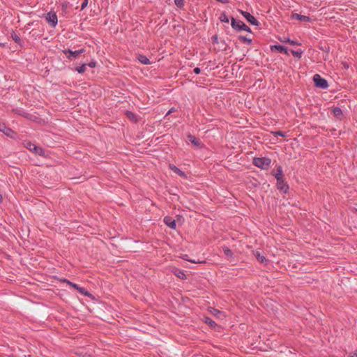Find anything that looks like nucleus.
Instances as JSON below:
<instances>
[{
  "instance_id": "nucleus-9",
  "label": "nucleus",
  "mask_w": 357,
  "mask_h": 357,
  "mask_svg": "<svg viewBox=\"0 0 357 357\" xmlns=\"http://www.w3.org/2000/svg\"><path fill=\"white\" fill-rule=\"evenodd\" d=\"M241 15L246 19V20L252 25L258 26L259 22L250 13L243 10H240Z\"/></svg>"
},
{
  "instance_id": "nucleus-15",
  "label": "nucleus",
  "mask_w": 357,
  "mask_h": 357,
  "mask_svg": "<svg viewBox=\"0 0 357 357\" xmlns=\"http://www.w3.org/2000/svg\"><path fill=\"white\" fill-rule=\"evenodd\" d=\"M332 113L333 116L341 120L343 117V112L342 109L339 107H333L331 109Z\"/></svg>"
},
{
  "instance_id": "nucleus-10",
  "label": "nucleus",
  "mask_w": 357,
  "mask_h": 357,
  "mask_svg": "<svg viewBox=\"0 0 357 357\" xmlns=\"http://www.w3.org/2000/svg\"><path fill=\"white\" fill-rule=\"evenodd\" d=\"M187 138L189 142L192 143L195 146L202 149L204 146V145L202 143L199 139L196 138L194 135L189 134L187 136Z\"/></svg>"
},
{
  "instance_id": "nucleus-28",
  "label": "nucleus",
  "mask_w": 357,
  "mask_h": 357,
  "mask_svg": "<svg viewBox=\"0 0 357 357\" xmlns=\"http://www.w3.org/2000/svg\"><path fill=\"white\" fill-rule=\"evenodd\" d=\"M219 20L222 22H225V23H229V17L227 16V15L225 14V13H222L220 14V16L219 17Z\"/></svg>"
},
{
  "instance_id": "nucleus-5",
  "label": "nucleus",
  "mask_w": 357,
  "mask_h": 357,
  "mask_svg": "<svg viewBox=\"0 0 357 357\" xmlns=\"http://www.w3.org/2000/svg\"><path fill=\"white\" fill-rule=\"evenodd\" d=\"M313 82L314 83V86L317 88L321 89H326L328 87V84L326 79L321 77L320 75L315 74L313 76Z\"/></svg>"
},
{
  "instance_id": "nucleus-1",
  "label": "nucleus",
  "mask_w": 357,
  "mask_h": 357,
  "mask_svg": "<svg viewBox=\"0 0 357 357\" xmlns=\"http://www.w3.org/2000/svg\"><path fill=\"white\" fill-rule=\"evenodd\" d=\"M271 163V160L267 157L258 158L255 157L253 158L252 164L261 169H267Z\"/></svg>"
},
{
  "instance_id": "nucleus-20",
  "label": "nucleus",
  "mask_w": 357,
  "mask_h": 357,
  "mask_svg": "<svg viewBox=\"0 0 357 357\" xmlns=\"http://www.w3.org/2000/svg\"><path fill=\"white\" fill-rule=\"evenodd\" d=\"M255 256L256 257L258 261L261 264H264L267 261L266 258L264 255H261L259 252H256L255 253Z\"/></svg>"
},
{
  "instance_id": "nucleus-26",
  "label": "nucleus",
  "mask_w": 357,
  "mask_h": 357,
  "mask_svg": "<svg viewBox=\"0 0 357 357\" xmlns=\"http://www.w3.org/2000/svg\"><path fill=\"white\" fill-rule=\"evenodd\" d=\"M204 321L206 324H208L210 326L214 328L216 326V324L214 321H213L211 318L208 317H204Z\"/></svg>"
},
{
  "instance_id": "nucleus-39",
  "label": "nucleus",
  "mask_w": 357,
  "mask_h": 357,
  "mask_svg": "<svg viewBox=\"0 0 357 357\" xmlns=\"http://www.w3.org/2000/svg\"><path fill=\"white\" fill-rule=\"evenodd\" d=\"M351 357H357V351L351 354Z\"/></svg>"
},
{
  "instance_id": "nucleus-14",
  "label": "nucleus",
  "mask_w": 357,
  "mask_h": 357,
  "mask_svg": "<svg viewBox=\"0 0 357 357\" xmlns=\"http://www.w3.org/2000/svg\"><path fill=\"white\" fill-rule=\"evenodd\" d=\"M271 51L277 50L280 53H284L287 55H289L288 50L286 47L281 45H274L271 46Z\"/></svg>"
},
{
  "instance_id": "nucleus-40",
  "label": "nucleus",
  "mask_w": 357,
  "mask_h": 357,
  "mask_svg": "<svg viewBox=\"0 0 357 357\" xmlns=\"http://www.w3.org/2000/svg\"><path fill=\"white\" fill-rule=\"evenodd\" d=\"M221 43H222V45H226V43H225V40H222V41H221Z\"/></svg>"
},
{
  "instance_id": "nucleus-32",
  "label": "nucleus",
  "mask_w": 357,
  "mask_h": 357,
  "mask_svg": "<svg viewBox=\"0 0 357 357\" xmlns=\"http://www.w3.org/2000/svg\"><path fill=\"white\" fill-rule=\"evenodd\" d=\"M174 3L178 8H182L184 6V0H174Z\"/></svg>"
},
{
  "instance_id": "nucleus-42",
  "label": "nucleus",
  "mask_w": 357,
  "mask_h": 357,
  "mask_svg": "<svg viewBox=\"0 0 357 357\" xmlns=\"http://www.w3.org/2000/svg\"><path fill=\"white\" fill-rule=\"evenodd\" d=\"M184 259H185V258H184ZM186 260H187V259H186ZM188 261H190V262L195 263V261H193V260H189V259H188Z\"/></svg>"
},
{
  "instance_id": "nucleus-35",
  "label": "nucleus",
  "mask_w": 357,
  "mask_h": 357,
  "mask_svg": "<svg viewBox=\"0 0 357 357\" xmlns=\"http://www.w3.org/2000/svg\"><path fill=\"white\" fill-rule=\"evenodd\" d=\"M89 0H84L81 5V10H84L88 6Z\"/></svg>"
},
{
  "instance_id": "nucleus-17",
  "label": "nucleus",
  "mask_w": 357,
  "mask_h": 357,
  "mask_svg": "<svg viewBox=\"0 0 357 357\" xmlns=\"http://www.w3.org/2000/svg\"><path fill=\"white\" fill-rule=\"evenodd\" d=\"M271 174L276 178L278 179V178H283L284 177V174H283V171H282V166L279 165L277 167V169H276V172H275L274 170L272 171L271 172Z\"/></svg>"
},
{
  "instance_id": "nucleus-16",
  "label": "nucleus",
  "mask_w": 357,
  "mask_h": 357,
  "mask_svg": "<svg viewBox=\"0 0 357 357\" xmlns=\"http://www.w3.org/2000/svg\"><path fill=\"white\" fill-rule=\"evenodd\" d=\"M169 167L171 170H172L174 173H176L178 176L183 177V178L187 177L186 174L182 170H181L176 166H175L174 165L169 164Z\"/></svg>"
},
{
  "instance_id": "nucleus-43",
  "label": "nucleus",
  "mask_w": 357,
  "mask_h": 357,
  "mask_svg": "<svg viewBox=\"0 0 357 357\" xmlns=\"http://www.w3.org/2000/svg\"><path fill=\"white\" fill-rule=\"evenodd\" d=\"M1 199V195H0V200Z\"/></svg>"
},
{
  "instance_id": "nucleus-23",
  "label": "nucleus",
  "mask_w": 357,
  "mask_h": 357,
  "mask_svg": "<svg viewBox=\"0 0 357 357\" xmlns=\"http://www.w3.org/2000/svg\"><path fill=\"white\" fill-rule=\"evenodd\" d=\"M60 281L61 282L66 283L68 286L73 287L74 289H76V290L79 287V285H77V284H75L66 278L61 279Z\"/></svg>"
},
{
  "instance_id": "nucleus-34",
  "label": "nucleus",
  "mask_w": 357,
  "mask_h": 357,
  "mask_svg": "<svg viewBox=\"0 0 357 357\" xmlns=\"http://www.w3.org/2000/svg\"><path fill=\"white\" fill-rule=\"evenodd\" d=\"M176 275L178 278H181L182 279H184L185 278V273L181 271H178V273H176Z\"/></svg>"
},
{
  "instance_id": "nucleus-13",
  "label": "nucleus",
  "mask_w": 357,
  "mask_h": 357,
  "mask_svg": "<svg viewBox=\"0 0 357 357\" xmlns=\"http://www.w3.org/2000/svg\"><path fill=\"white\" fill-rule=\"evenodd\" d=\"M0 132L10 137H13V134H14V131L12 129L7 127L5 123H0Z\"/></svg>"
},
{
  "instance_id": "nucleus-29",
  "label": "nucleus",
  "mask_w": 357,
  "mask_h": 357,
  "mask_svg": "<svg viewBox=\"0 0 357 357\" xmlns=\"http://www.w3.org/2000/svg\"><path fill=\"white\" fill-rule=\"evenodd\" d=\"M222 250H223L224 254L227 257H230L233 255L232 251L228 247L225 246L222 248Z\"/></svg>"
},
{
  "instance_id": "nucleus-4",
  "label": "nucleus",
  "mask_w": 357,
  "mask_h": 357,
  "mask_svg": "<svg viewBox=\"0 0 357 357\" xmlns=\"http://www.w3.org/2000/svg\"><path fill=\"white\" fill-rule=\"evenodd\" d=\"M85 52L84 49H80L78 50L73 51L70 49H66L63 50V53L66 56L67 59L70 61L75 60L78 58L81 54Z\"/></svg>"
},
{
  "instance_id": "nucleus-31",
  "label": "nucleus",
  "mask_w": 357,
  "mask_h": 357,
  "mask_svg": "<svg viewBox=\"0 0 357 357\" xmlns=\"http://www.w3.org/2000/svg\"><path fill=\"white\" fill-rule=\"evenodd\" d=\"M272 134L273 135V136L275 137H278V136H280V137H286V132H282V131H280V130H277V131H274V132H272Z\"/></svg>"
},
{
  "instance_id": "nucleus-38",
  "label": "nucleus",
  "mask_w": 357,
  "mask_h": 357,
  "mask_svg": "<svg viewBox=\"0 0 357 357\" xmlns=\"http://www.w3.org/2000/svg\"><path fill=\"white\" fill-rule=\"evenodd\" d=\"M216 1L218 2H220L222 3H229V0H216Z\"/></svg>"
},
{
  "instance_id": "nucleus-24",
  "label": "nucleus",
  "mask_w": 357,
  "mask_h": 357,
  "mask_svg": "<svg viewBox=\"0 0 357 357\" xmlns=\"http://www.w3.org/2000/svg\"><path fill=\"white\" fill-rule=\"evenodd\" d=\"M291 52L294 57L301 59L303 54V50L298 49L297 50H291Z\"/></svg>"
},
{
  "instance_id": "nucleus-3",
  "label": "nucleus",
  "mask_w": 357,
  "mask_h": 357,
  "mask_svg": "<svg viewBox=\"0 0 357 357\" xmlns=\"http://www.w3.org/2000/svg\"><path fill=\"white\" fill-rule=\"evenodd\" d=\"M231 27L238 31H245L247 32H251V29L248 26L243 22L241 20H236L234 17H231Z\"/></svg>"
},
{
  "instance_id": "nucleus-36",
  "label": "nucleus",
  "mask_w": 357,
  "mask_h": 357,
  "mask_svg": "<svg viewBox=\"0 0 357 357\" xmlns=\"http://www.w3.org/2000/svg\"><path fill=\"white\" fill-rule=\"evenodd\" d=\"M194 73L197 75H199L201 73V69L198 67L194 68L193 70Z\"/></svg>"
},
{
  "instance_id": "nucleus-27",
  "label": "nucleus",
  "mask_w": 357,
  "mask_h": 357,
  "mask_svg": "<svg viewBox=\"0 0 357 357\" xmlns=\"http://www.w3.org/2000/svg\"><path fill=\"white\" fill-rule=\"evenodd\" d=\"M283 43H288L291 45H300L301 43L298 40H291L290 38H287L284 40H281Z\"/></svg>"
},
{
  "instance_id": "nucleus-12",
  "label": "nucleus",
  "mask_w": 357,
  "mask_h": 357,
  "mask_svg": "<svg viewBox=\"0 0 357 357\" xmlns=\"http://www.w3.org/2000/svg\"><path fill=\"white\" fill-rule=\"evenodd\" d=\"M163 222L171 229H175L176 228V220L170 216H165L163 219Z\"/></svg>"
},
{
  "instance_id": "nucleus-18",
  "label": "nucleus",
  "mask_w": 357,
  "mask_h": 357,
  "mask_svg": "<svg viewBox=\"0 0 357 357\" xmlns=\"http://www.w3.org/2000/svg\"><path fill=\"white\" fill-rule=\"evenodd\" d=\"M10 37L17 44L20 45V46L22 45V41L20 36L16 33V32L13 31L10 33Z\"/></svg>"
},
{
  "instance_id": "nucleus-19",
  "label": "nucleus",
  "mask_w": 357,
  "mask_h": 357,
  "mask_svg": "<svg viewBox=\"0 0 357 357\" xmlns=\"http://www.w3.org/2000/svg\"><path fill=\"white\" fill-rule=\"evenodd\" d=\"M137 59L141 63L144 65H149L151 63L150 60L147 58V56L143 54H139Z\"/></svg>"
},
{
  "instance_id": "nucleus-2",
  "label": "nucleus",
  "mask_w": 357,
  "mask_h": 357,
  "mask_svg": "<svg viewBox=\"0 0 357 357\" xmlns=\"http://www.w3.org/2000/svg\"><path fill=\"white\" fill-rule=\"evenodd\" d=\"M23 145L25 148L29 149L31 152L38 155L40 156H44L45 155V151L43 148L36 146L35 144L32 143L30 141H24L23 142Z\"/></svg>"
},
{
  "instance_id": "nucleus-11",
  "label": "nucleus",
  "mask_w": 357,
  "mask_h": 357,
  "mask_svg": "<svg viewBox=\"0 0 357 357\" xmlns=\"http://www.w3.org/2000/svg\"><path fill=\"white\" fill-rule=\"evenodd\" d=\"M291 18L293 20H299L301 22H311V18L310 17L296 13L291 14Z\"/></svg>"
},
{
  "instance_id": "nucleus-25",
  "label": "nucleus",
  "mask_w": 357,
  "mask_h": 357,
  "mask_svg": "<svg viewBox=\"0 0 357 357\" xmlns=\"http://www.w3.org/2000/svg\"><path fill=\"white\" fill-rule=\"evenodd\" d=\"M238 40L240 41H241V42L247 43L248 45H251L252 43V39L248 38H247L246 36H238Z\"/></svg>"
},
{
  "instance_id": "nucleus-41",
  "label": "nucleus",
  "mask_w": 357,
  "mask_h": 357,
  "mask_svg": "<svg viewBox=\"0 0 357 357\" xmlns=\"http://www.w3.org/2000/svg\"><path fill=\"white\" fill-rule=\"evenodd\" d=\"M214 312L219 313V312H220V310H214Z\"/></svg>"
},
{
  "instance_id": "nucleus-33",
  "label": "nucleus",
  "mask_w": 357,
  "mask_h": 357,
  "mask_svg": "<svg viewBox=\"0 0 357 357\" xmlns=\"http://www.w3.org/2000/svg\"><path fill=\"white\" fill-rule=\"evenodd\" d=\"M211 43L213 44H218V43H219L218 35H214V36H213L211 37Z\"/></svg>"
},
{
  "instance_id": "nucleus-6",
  "label": "nucleus",
  "mask_w": 357,
  "mask_h": 357,
  "mask_svg": "<svg viewBox=\"0 0 357 357\" xmlns=\"http://www.w3.org/2000/svg\"><path fill=\"white\" fill-rule=\"evenodd\" d=\"M45 20L52 27H55L58 23L57 15L54 11H50L47 13Z\"/></svg>"
},
{
  "instance_id": "nucleus-21",
  "label": "nucleus",
  "mask_w": 357,
  "mask_h": 357,
  "mask_svg": "<svg viewBox=\"0 0 357 357\" xmlns=\"http://www.w3.org/2000/svg\"><path fill=\"white\" fill-rule=\"evenodd\" d=\"M77 291H79L81 294L86 296L87 297L92 298L93 295L89 293L88 291H86L84 288L78 287L77 289Z\"/></svg>"
},
{
  "instance_id": "nucleus-7",
  "label": "nucleus",
  "mask_w": 357,
  "mask_h": 357,
  "mask_svg": "<svg viewBox=\"0 0 357 357\" xmlns=\"http://www.w3.org/2000/svg\"><path fill=\"white\" fill-rule=\"evenodd\" d=\"M13 112L24 118L29 119L30 121H36V120L37 119L36 116H35L34 114H30V113H27L25 111H24L23 109H13Z\"/></svg>"
},
{
  "instance_id": "nucleus-37",
  "label": "nucleus",
  "mask_w": 357,
  "mask_h": 357,
  "mask_svg": "<svg viewBox=\"0 0 357 357\" xmlns=\"http://www.w3.org/2000/svg\"><path fill=\"white\" fill-rule=\"evenodd\" d=\"M96 63L95 61H91L87 65L91 68H94L96 66Z\"/></svg>"
},
{
  "instance_id": "nucleus-30",
  "label": "nucleus",
  "mask_w": 357,
  "mask_h": 357,
  "mask_svg": "<svg viewBox=\"0 0 357 357\" xmlns=\"http://www.w3.org/2000/svg\"><path fill=\"white\" fill-rule=\"evenodd\" d=\"M86 64L84 63L81 66L77 67L75 68V70L77 71L79 73H83L86 71Z\"/></svg>"
},
{
  "instance_id": "nucleus-8",
  "label": "nucleus",
  "mask_w": 357,
  "mask_h": 357,
  "mask_svg": "<svg viewBox=\"0 0 357 357\" xmlns=\"http://www.w3.org/2000/svg\"><path fill=\"white\" fill-rule=\"evenodd\" d=\"M276 180L277 188L283 193H287L289 190V185L284 181V177L278 178Z\"/></svg>"
},
{
  "instance_id": "nucleus-22",
  "label": "nucleus",
  "mask_w": 357,
  "mask_h": 357,
  "mask_svg": "<svg viewBox=\"0 0 357 357\" xmlns=\"http://www.w3.org/2000/svg\"><path fill=\"white\" fill-rule=\"evenodd\" d=\"M126 115L128 119H130L132 121L137 122V116L130 111H126Z\"/></svg>"
}]
</instances>
